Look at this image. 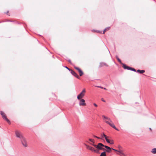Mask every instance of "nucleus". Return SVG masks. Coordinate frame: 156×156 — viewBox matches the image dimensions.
Masks as SVG:
<instances>
[{
    "label": "nucleus",
    "instance_id": "obj_22",
    "mask_svg": "<svg viewBox=\"0 0 156 156\" xmlns=\"http://www.w3.org/2000/svg\"><path fill=\"white\" fill-rule=\"evenodd\" d=\"M96 87H99L102 89H104L105 90H107V89L105 88H104L102 87L99 86H96Z\"/></svg>",
    "mask_w": 156,
    "mask_h": 156
},
{
    "label": "nucleus",
    "instance_id": "obj_26",
    "mask_svg": "<svg viewBox=\"0 0 156 156\" xmlns=\"http://www.w3.org/2000/svg\"><path fill=\"white\" fill-rule=\"evenodd\" d=\"M102 135L103 136L105 137H105H107V136L104 133H103Z\"/></svg>",
    "mask_w": 156,
    "mask_h": 156
},
{
    "label": "nucleus",
    "instance_id": "obj_5",
    "mask_svg": "<svg viewBox=\"0 0 156 156\" xmlns=\"http://www.w3.org/2000/svg\"><path fill=\"white\" fill-rule=\"evenodd\" d=\"M84 145L87 149L97 153L98 151L97 150L95 149L94 147L90 146L88 145L85 144Z\"/></svg>",
    "mask_w": 156,
    "mask_h": 156
},
{
    "label": "nucleus",
    "instance_id": "obj_1",
    "mask_svg": "<svg viewBox=\"0 0 156 156\" xmlns=\"http://www.w3.org/2000/svg\"><path fill=\"white\" fill-rule=\"evenodd\" d=\"M94 147L96 148L99 150H105L107 152H110L112 148L104 145L101 143H99L97 145H94Z\"/></svg>",
    "mask_w": 156,
    "mask_h": 156
},
{
    "label": "nucleus",
    "instance_id": "obj_30",
    "mask_svg": "<svg viewBox=\"0 0 156 156\" xmlns=\"http://www.w3.org/2000/svg\"><path fill=\"white\" fill-rule=\"evenodd\" d=\"M114 129H115V130H117V131H119V129H118L116 127H115H115H114Z\"/></svg>",
    "mask_w": 156,
    "mask_h": 156
},
{
    "label": "nucleus",
    "instance_id": "obj_34",
    "mask_svg": "<svg viewBox=\"0 0 156 156\" xmlns=\"http://www.w3.org/2000/svg\"><path fill=\"white\" fill-rule=\"evenodd\" d=\"M8 13H9V11H8L7 12H6V14H7L8 15H9L8 14Z\"/></svg>",
    "mask_w": 156,
    "mask_h": 156
},
{
    "label": "nucleus",
    "instance_id": "obj_35",
    "mask_svg": "<svg viewBox=\"0 0 156 156\" xmlns=\"http://www.w3.org/2000/svg\"><path fill=\"white\" fill-rule=\"evenodd\" d=\"M97 138L98 139H101V138L100 137H98V136H97Z\"/></svg>",
    "mask_w": 156,
    "mask_h": 156
},
{
    "label": "nucleus",
    "instance_id": "obj_10",
    "mask_svg": "<svg viewBox=\"0 0 156 156\" xmlns=\"http://www.w3.org/2000/svg\"><path fill=\"white\" fill-rule=\"evenodd\" d=\"M105 122L106 123L108 124L109 125H110L113 128L115 127V126L114 125V124L112 122H111L110 121H107L105 120Z\"/></svg>",
    "mask_w": 156,
    "mask_h": 156
},
{
    "label": "nucleus",
    "instance_id": "obj_37",
    "mask_svg": "<svg viewBox=\"0 0 156 156\" xmlns=\"http://www.w3.org/2000/svg\"><path fill=\"white\" fill-rule=\"evenodd\" d=\"M101 137L103 138V136H102V135H101Z\"/></svg>",
    "mask_w": 156,
    "mask_h": 156
},
{
    "label": "nucleus",
    "instance_id": "obj_18",
    "mask_svg": "<svg viewBox=\"0 0 156 156\" xmlns=\"http://www.w3.org/2000/svg\"><path fill=\"white\" fill-rule=\"evenodd\" d=\"M116 58L117 59V60L119 62H120L122 64H123L122 63L121 60L119 58V57H118V56H116Z\"/></svg>",
    "mask_w": 156,
    "mask_h": 156
},
{
    "label": "nucleus",
    "instance_id": "obj_20",
    "mask_svg": "<svg viewBox=\"0 0 156 156\" xmlns=\"http://www.w3.org/2000/svg\"><path fill=\"white\" fill-rule=\"evenodd\" d=\"M110 28V27H108L107 28H106L104 30L103 34H104L105 33V32L106 31V29H108V30H109V29Z\"/></svg>",
    "mask_w": 156,
    "mask_h": 156
},
{
    "label": "nucleus",
    "instance_id": "obj_36",
    "mask_svg": "<svg viewBox=\"0 0 156 156\" xmlns=\"http://www.w3.org/2000/svg\"><path fill=\"white\" fill-rule=\"evenodd\" d=\"M94 136L95 137V138H96L97 137V136H95V135H94Z\"/></svg>",
    "mask_w": 156,
    "mask_h": 156
},
{
    "label": "nucleus",
    "instance_id": "obj_14",
    "mask_svg": "<svg viewBox=\"0 0 156 156\" xmlns=\"http://www.w3.org/2000/svg\"><path fill=\"white\" fill-rule=\"evenodd\" d=\"M145 71L144 70H140V69H138L136 71V72L139 73L140 74H142L145 72Z\"/></svg>",
    "mask_w": 156,
    "mask_h": 156
},
{
    "label": "nucleus",
    "instance_id": "obj_24",
    "mask_svg": "<svg viewBox=\"0 0 156 156\" xmlns=\"http://www.w3.org/2000/svg\"><path fill=\"white\" fill-rule=\"evenodd\" d=\"M131 69L130 70L133 71L134 72H136V69L133 68H131V69Z\"/></svg>",
    "mask_w": 156,
    "mask_h": 156
},
{
    "label": "nucleus",
    "instance_id": "obj_21",
    "mask_svg": "<svg viewBox=\"0 0 156 156\" xmlns=\"http://www.w3.org/2000/svg\"><path fill=\"white\" fill-rule=\"evenodd\" d=\"M109 144H114V142L113 140H111L110 141V143Z\"/></svg>",
    "mask_w": 156,
    "mask_h": 156
},
{
    "label": "nucleus",
    "instance_id": "obj_13",
    "mask_svg": "<svg viewBox=\"0 0 156 156\" xmlns=\"http://www.w3.org/2000/svg\"><path fill=\"white\" fill-rule=\"evenodd\" d=\"M89 140L90 142H91L92 143H90V144L91 145L93 146H94V145H96L94 144V140L93 139H89Z\"/></svg>",
    "mask_w": 156,
    "mask_h": 156
},
{
    "label": "nucleus",
    "instance_id": "obj_4",
    "mask_svg": "<svg viewBox=\"0 0 156 156\" xmlns=\"http://www.w3.org/2000/svg\"><path fill=\"white\" fill-rule=\"evenodd\" d=\"M0 114L1 115H2V117L3 118L5 119L10 124V122L9 121V120L7 119V117L6 115L5 114V113L2 111H1L0 112Z\"/></svg>",
    "mask_w": 156,
    "mask_h": 156
},
{
    "label": "nucleus",
    "instance_id": "obj_8",
    "mask_svg": "<svg viewBox=\"0 0 156 156\" xmlns=\"http://www.w3.org/2000/svg\"><path fill=\"white\" fill-rule=\"evenodd\" d=\"M70 71L71 73L74 76L76 77L78 79H80V77H79L78 75L73 70L71 69L70 70Z\"/></svg>",
    "mask_w": 156,
    "mask_h": 156
},
{
    "label": "nucleus",
    "instance_id": "obj_33",
    "mask_svg": "<svg viewBox=\"0 0 156 156\" xmlns=\"http://www.w3.org/2000/svg\"><path fill=\"white\" fill-rule=\"evenodd\" d=\"M101 100H102V101H103V102H105V100H104L103 99V98H102V99H101Z\"/></svg>",
    "mask_w": 156,
    "mask_h": 156
},
{
    "label": "nucleus",
    "instance_id": "obj_40",
    "mask_svg": "<svg viewBox=\"0 0 156 156\" xmlns=\"http://www.w3.org/2000/svg\"><path fill=\"white\" fill-rule=\"evenodd\" d=\"M149 129H150V130H151V128H149Z\"/></svg>",
    "mask_w": 156,
    "mask_h": 156
},
{
    "label": "nucleus",
    "instance_id": "obj_23",
    "mask_svg": "<svg viewBox=\"0 0 156 156\" xmlns=\"http://www.w3.org/2000/svg\"><path fill=\"white\" fill-rule=\"evenodd\" d=\"M105 139L107 143H110V140L107 138V137H105Z\"/></svg>",
    "mask_w": 156,
    "mask_h": 156
},
{
    "label": "nucleus",
    "instance_id": "obj_31",
    "mask_svg": "<svg viewBox=\"0 0 156 156\" xmlns=\"http://www.w3.org/2000/svg\"><path fill=\"white\" fill-rule=\"evenodd\" d=\"M94 105L95 107H97L98 105L95 103L94 104Z\"/></svg>",
    "mask_w": 156,
    "mask_h": 156
},
{
    "label": "nucleus",
    "instance_id": "obj_3",
    "mask_svg": "<svg viewBox=\"0 0 156 156\" xmlns=\"http://www.w3.org/2000/svg\"><path fill=\"white\" fill-rule=\"evenodd\" d=\"M85 89H84L80 93V94L77 96V99L78 100H80V99L83 98L85 95Z\"/></svg>",
    "mask_w": 156,
    "mask_h": 156
},
{
    "label": "nucleus",
    "instance_id": "obj_16",
    "mask_svg": "<svg viewBox=\"0 0 156 156\" xmlns=\"http://www.w3.org/2000/svg\"><path fill=\"white\" fill-rule=\"evenodd\" d=\"M102 117H103L105 119H107L108 120V121H110V122H112V121L111 120V119L108 118V117H106V116H105L104 115H103L102 116Z\"/></svg>",
    "mask_w": 156,
    "mask_h": 156
},
{
    "label": "nucleus",
    "instance_id": "obj_2",
    "mask_svg": "<svg viewBox=\"0 0 156 156\" xmlns=\"http://www.w3.org/2000/svg\"><path fill=\"white\" fill-rule=\"evenodd\" d=\"M15 134L16 137L20 138V140L24 138L22 133L20 131L16 130L15 131Z\"/></svg>",
    "mask_w": 156,
    "mask_h": 156
},
{
    "label": "nucleus",
    "instance_id": "obj_7",
    "mask_svg": "<svg viewBox=\"0 0 156 156\" xmlns=\"http://www.w3.org/2000/svg\"><path fill=\"white\" fill-rule=\"evenodd\" d=\"M74 68L75 69L77 70L78 71L79 73L80 76H82V75L83 74V72L79 68L76 67L75 66H74Z\"/></svg>",
    "mask_w": 156,
    "mask_h": 156
},
{
    "label": "nucleus",
    "instance_id": "obj_27",
    "mask_svg": "<svg viewBox=\"0 0 156 156\" xmlns=\"http://www.w3.org/2000/svg\"><path fill=\"white\" fill-rule=\"evenodd\" d=\"M65 67L66 68V69H67L69 71H70L71 69H69V68H68L67 66H65Z\"/></svg>",
    "mask_w": 156,
    "mask_h": 156
},
{
    "label": "nucleus",
    "instance_id": "obj_6",
    "mask_svg": "<svg viewBox=\"0 0 156 156\" xmlns=\"http://www.w3.org/2000/svg\"><path fill=\"white\" fill-rule=\"evenodd\" d=\"M22 145L25 147H27V144L26 139L24 137L20 140Z\"/></svg>",
    "mask_w": 156,
    "mask_h": 156
},
{
    "label": "nucleus",
    "instance_id": "obj_39",
    "mask_svg": "<svg viewBox=\"0 0 156 156\" xmlns=\"http://www.w3.org/2000/svg\"><path fill=\"white\" fill-rule=\"evenodd\" d=\"M92 31H95V30H92Z\"/></svg>",
    "mask_w": 156,
    "mask_h": 156
},
{
    "label": "nucleus",
    "instance_id": "obj_28",
    "mask_svg": "<svg viewBox=\"0 0 156 156\" xmlns=\"http://www.w3.org/2000/svg\"><path fill=\"white\" fill-rule=\"evenodd\" d=\"M112 150H114V151H116V152H118V150H116V149H114L113 148H112Z\"/></svg>",
    "mask_w": 156,
    "mask_h": 156
},
{
    "label": "nucleus",
    "instance_id": "obj_19",
    "mask_svg": "<svg viewBox=\"0 0 156 156\" xmlns=\"http://www.w3.org/2000/svg\"><path fill=\"white\" fill-rule=\"evenodd\" d=\"M106 154L105 152L104 151L102 153H101V156H106Z\"/></svg>",
    "mask_w": 156,
    "mask_h": 156
},
{
    "label": "nucleus",
    "instance_id": "obj_17",
    "mask_svg": "<svg viewBox=\"0 0 156 156\" xmlns=\"http://www.w3.org/2000/svg\"><path fill=\"white\" fill-rule=\"evenodd\" d=\"M151 152L152 153H153V154H156V148H154L152 149Z\"/></svg>",
    "mask_w": 156,
    "mask_h": 156
},
{
    "label": "nucleus",
    "instance_id": "obj_38",
    "mask_svg": "<svg viewBox=\"0 0 156 156\" xmlns=\"http://www.w3.org/2000/svg\"><path fill=\"white\" fill-rule=\"evenodd\" d=\"M108 30L107 29H106V31H107Z\"/></svg>",
    "mask_w": 156,
    "mask_h": 156
},
{
    "label": "nucleus",
    "instance_id": "obj_9",
    "mask_svg": "<svg viewBox=\"0 0 156 156\" xmlns=\"http://www.w3.org/2000/svg\"><path fill=\"white\" fill-rule=\"evenodd\" d=\"M79 105L80 106H84L86 105V104L85 103V101L83 99H82L80 100L79 103Z\"/></svg>",
    "mask_w": 156,
    "mask_h": 156
},
{
    "label": "nucleus",
    "instance_id": "obj_15",
    "mask_svg": "<svg viewBox=\"0 0 156 156\" xmlns=\"http://www.w3.org/2000/svg\"><path fill=\"white\" fill-rule=\"evenodd\" d=\"M108 66V65L105 63L101 62L100 63V66L101 67L103 66Z\"/></svg>",
    "mask_w": 156,
    "mask_h": 156
},
{
    "label": "nucleus",
    "instance_id": "obj_11",
    "mask_svg": "<svg viewBox=\"0 0 156 156\" xmlns=\"http://www.w3.org/2000/svg\"><path fill=\"white\" fill-rule=\"evenodd\" d=\"M122 65L123 67L124 68V69L130 70L131 69H131V67L128 66H126L125 64H122Z\"/></svg>",
    "mask_w": 156,
    "mask_h": 156
},
{
    "label": "nucleus",
    "instance_id": "obj_32",
    "mask_svg": "<svg viewBox=\"0 0 156 156\" xmlns=\"http://www.w3.org/2000/svg\"><path fill=\"white\" fill-rule=\"evenodd\" d=\"M96 31H97V32H98V33H101V31H98V30H96Z\"/></svg>",
    "mask_w": 156,
    "mask_h": 156
},
{
    "label": "nucleus",
    "instance_id": "obj_12",
    "mask_svg": "<svg viewBox=\"0 0 156 156\" xmlns=\"http://www.w3.org/2000/svg\"><path fill=\"white\" fill-rule=\"evenodd\" d=\"M122 149H119V150H118V152H119V153H117L118 154L121 155H124V154L123 152V151L122 150Z\"/></svg>",
    "mask_w": 156,
    "mask_h": 156
},
{
    "label": "nucleus",
    "instance_id": "obj_29",
    "mask_svg": "<svg viewBox=\"0 0 156 156\" xmlns=\"http://www.w3.org/2000/svg\"><path fill=\"white\" fill-rule=\"evenodd\" d=\"M68 61L71 64H72V62H71V61L70 60V59H69V60H68Z\"/></svg>",
    "mask_w": 156,
    "mask_h": 156
},
{
    "label": "nucleus",
    "instance_id": "obj_25",
    "mask_svg": "<svg viewBox=\"0 0 156 156\" xmlns=\"http://www.w3.org/2000/svg\"><path fill=\"white\" fill-rule=\"evenodd\" d=\"M118 147L119 149H122V147L120 145H119L118 146Z\"/></svg>",
    "mask_w": 156,
    "mask_h": 156
}]
</instances>
